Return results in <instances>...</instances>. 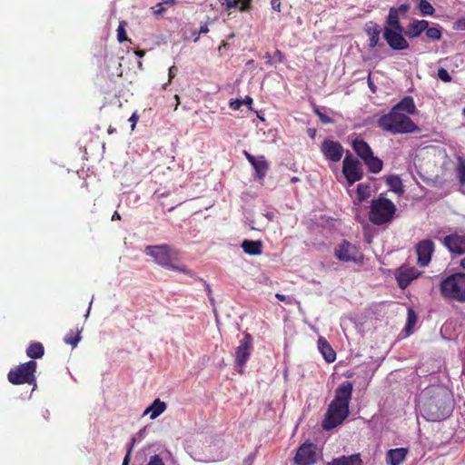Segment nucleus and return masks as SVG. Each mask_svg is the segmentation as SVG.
Segmentation results:
<instances>
[{
    "label": "nucleus",
    "mask_w": 465,
    "mask_h": 465,
    "mask_svg": "<svg viewBox=\"0 0 465 465\" xmlns=\"http://www.w3.org/2000/svg\"><path fill=\"white\" fill-rule=\"evenodd\" d=\"M274 57L276 59V60H274L275 63L276 62L282 63L284 60V54L278 49L274 52Z\"/></svg>",
    "instance_id": "46"
},
{
    "label": "nucleus",
    "mask_w": 465,
    "mask_h": 465,
    "mask_svg": "<svg viewBox=\"0 0 465 465\" xmlns=\"http://www.w3.org/2000/svg\"><path fill=\"white\" fill-rule=\"evenodd\" d=\"M35 370L36 362L35 361H29L12 369L8 373V381L13 384H32L35 381Z\"/></svg>",
    "instance_id": "8"
},
{
    "label": "nucleus",
    "mask_w": 465,
    "mask_h": 465,
    "mask_svg": "<svg viewBox=\"0 0 465 465\" xmlns=\"http://www.w3.org/2000/svg\"><path fill=\"white\" fill-rule=\"evenodd\" d=\"M368 84H369V87L373 91V84L370 79L368 80Z\"/></svg>",
    "instance_id": "63"
},
{
    "label": "nucleus",
    "mask_w": 465,
    "mask_h": 465,
    "mask_svg": "<svg viewBox=\"0 0 465 465\" xmlns=\"http://www.w3.org/2000/svg\"><path fill=\"white\" fill-rule=\"evenodd\" d=\"M400 18L401 16L397 14L396 10H394V7H391L386 21L387 25L384 28H393L396 30L403 29L400 24Z\"/></svg>",
    "instance_id": "28"
},
{
    "label": "nucleus",
    "mask_w": 465,
    "mask_h": 465,
    "mask_svg": "<svg viewBox=\"0 0 465 465\" xmlns=\"http://www.w3.org/2000/svg\"><path fill=\"white\" fill-rule=\"evenodd\" d=\"M371 195V186L368 183H360L357 186L358 201L361 203Z\"/></svg>",
    "instance_id": "33"
},
{
    "label": "nucleus",
    "mask_w": 465,
    "mask_h": 465,
    "mask_svg": "<svg viewBox=\"0 0 465 465\" xmlns=\"http://www.w3.org/2000/svg\"><path fill=\"white\" fill-rule=\"evenodd\" d=\"M418 408L424 419L429 421L445 420L451 412L450 395L440 387L427 388L419 397Z\"/></svg>",
    "instance_id": "1"
},
{
    "label": "nucleus",
    "mask_w": 465,
    "mask_h": 465,
    "mask_svg": "<svg viewBox=\"0 0 465 465\" xmlns=\"http://www.w3.org/2000/svg\"><path fill=\"white\" fill-rule=\"evenodd\" d=\"M174 98L176 100V104H175V110H176L178 105H179V104H180V100H179V96L178 95H175Z\"/></svg>",
    "instance_id": "59"
},
{
    "label": "nucleus",
    "mask_w": 465,
    "mask_h": 465,
    "mask_svg": "<svg viewBox=\"0 0 465 465\" xmlns=\"http://www.w3.org/2000/svg\"><path fill=\"white\" fill-rule=\"evenodd\" d=\"M403 29L384 28L383 38L393 50H406L409 43L402 35Z\"/></svg>",
    "instance_id": "13"
},
{
    "label": "nucleus",
    "mask_w": 465,
    "mask_h": 465,
    "mask_svg": "<svg viewBox=\"0 0 465 465\" xmlns=\"http://www.w3.org/2000/svg\"><path fill=\"white\" fill-rule=\"evenodd\" d=\"M252 349L253 340L252 335L249 333H244L243 338L240 340L239 345L235 350V364L239 368V372H242V369L249 360Z\"/></svg>",
    "instance_id": "10"
},
{
    "label": "nucleus",
    "mask_w": 465,
    "mask_h": 465,
    "mask_svg": "<svg viewBox=\"0 0 465 465\" xmlns=\"http://www.w3.org/2000/svg\"><path fill=\"white\" fill-rule=\"evenodd\" d=\"M244 155L252 165H253L255 163V162H257V160H258V156L257 157L253 156L251 153H249L248 152H244Z\"/></svg>",
    "instance_id": "47"
},
{
    "label": "nucleus",
    "mask_w": 465,
    "mask_h": 465,
    "mask_svg": "<svg viewBox=\"0 0 465 465\" xmlns=\"http://www.w3.org/2000/svg\"><path fill=\"white\" fill-rule=\"evenodd\" d=\"M138 121V115L136 113H134L131 117L129 118V122H131V128L134 130L135 128L136 123Z\"/></svg>",
    "instance_id": "50"
},
{
    "label": "nucleus",
    "mask_w": 465,
    "mask_h": 465,
    "mask_svg": "<svg viewBox=\"0 0 465 465\" xmlns=\"http://www.w3.org/2000/svg\"><path fill=\"white\" fill-rule=\"evenodd\" d=\"M208 32H209L208 25H203L200 28L199 35H201V34H207Z\"/></svg>",
    "instance_id": "53"
},
{
    "label": "nucleus",
    "mask_w": 465,
    "mask_h": 465,
    "mask_svg": "<svg viewBox=\"0 0 465 465\" xmlns=\"http://www.w3.org/2000/svg\"><path fill=\"white\" fill-rule=\"evenodd\" d=\"M166 410L165 402L160 399H155L153 403L147 407L143 412V415H150L151 420L156 419Z\"/></svg>",
    "instance_id": "25"
},
{
    "label": "nucleus",
    "mask_w": 465,
    "mask_h": 465,
    "mask_svg": "<svg viewBox=\"0 0 465 465\" xmlns=\"http://www.w3.org/2000/svg\"><path fill=\"white\" fill-rule=\"evenodd\" d=\"M262 242L244 240L242 242L243 252L249 255H259L262 253Z\"/></svg>",
    "instance_id": "26"
},
{
    "label": "nucleus",
    "mask_w": 465,
    "mask_h": 465,
    "mask_svg": "<svg viewBox=\"0 0 465 465\" xmlns=\"http://www.w3.org/2000/svg\"><path fill=\"white\" fill-rule=\"evenodd\" d=\"M438 77L445 83H449L451 81V76L445 68H440L438 70Z\"/></svg>",
    "instance_id": "39"
},
{
    "label": "nucleus",
    "mask_w": 465,
    "mask_h": 465,
    "mask_svg": "<svg viewBox=\"0 0 465 465\" xmlns=\"http://www.w3.org/2000/svg\"><path fill=\"white\" fill-rule=\"evenodd\" d=\"M433 252H434V243L431 240L425 239V240L420 241L416 245L418 264L422 267L427 266L431 260V255H432Z\"/></svg>",
    "instance_id": "14"
},
{
    "label": "nucleus",
    "mask_w": 465,
    "mask_h": 465,
    "mask_svg": "<svg viewBox=\"0 0 465 465\" xmlns=\"http://www.w3.org/2000/svg\"><path fill=\"white\" fill-rule=\"evenodd\" d=\"M93 300H94V297L92 298V300H91V302L89 303V307H88L87 312H86V313L84 315L85 318H88V316H89V313H90V311H91V306H92V303H93Z\"/></svg>",
    "instance_id": "56"
},
{
    "label": "nucleus",
    "mask_w": 465,
    "mask_h": 465,
    "mask_svg": "<svg viewBox=\"0 0 465 465\" xmlns=\"http://www.w3.org/2000/svg\"><path fill=\"white\" fill-rule=\"evenodd\" d=\"M272 8L277 12L281 11V2L280 0H272L271 1Z\"/></svg>",
    "instance_id": "51"
},
{
    "label": "nucleus",
    "mask_w": 465,
    "mask_h": 465,
    "mask_svg": "<svg viewBox=\"0 0 465 465\" xmlns=\"http://www.w3.org/2000/svg\"><path fill=\"white\" fill-rule=\"evenodd\" d=\"M136 54L140 57H143L144 55V52L143 51H138L136 52Z\"/></svg>",
    "instance_id": "61"
},
{
    "label": "nucleus",
    "mask_w": 465,
    "mask_h": 465,
    "mask_svg": "<svg viewBox=\"0 0 465 465\" xmlns=\"http://www.w3.org/2000/svg\"><path fill=\"white\" fill-rule=\"evenodd\" d=\"M144 252L146 255L153 257L154 262L162 267L191 274V272L185 267H180L173 263L177 252L168 244L149 245Z\"/></svg>",
    "instance_id": "5"
},
{
    "label": "nucleus",
    "mask_w": 465,
    "mask_h": 465,
    "mask_svg": "<svg viewBox=\"0 0 465 465\" xmlns=\"http://www.w3.org/2000/svg\"><path fill=\"white\" fill-rule=\"evenodd\" d=\"M221 5L227 12L237 9L240 12H249L252 7V0H219Z\"/></svg>",
    "instance_id": "18"
},
{
    "label": "nucleus",
    "mask_w": 465,
    "mask_h": 465,
    "mask_svg": "<svg viewBox=\"0 0 465 465\" xmlns=\"http://www.w3.org/2000/svg\"><path fill=\"white\" fill-rule=\"evenodd\" d=\"M291 181H292V183H296V182L299 181V178L298 177H292Z\"/></svg>",
    "instance_id": "64"
},
{
    "label": "nucleus",
    "mask_w": 465,
    "mask_h": 465,
    "mask_svg": "<svg viewBox=\"0 0 465 465\" xmlns=\"http://www.w3.org/2000/svg\"><path fill=\"white\" fill-rule=\"evenodd\" d=\"M335 257L341 262L355 263L361 262L363 258L357 247L347 241H343L335 249Z\"/></svg>",
    "instance_id": "12"
},
{
    "label": "nucleus",
    "mask_w": 465,
    "mask_h": 465,
    "mask_svg": "<svg viewBox=\"0 0 465 465\" xmlns=\"http://www.w3.org/2000/svg\"><path fill=\"white\" fill-rule=\"evenodd\" d=\"M80 340H81L80 331H78L77 334L74 336L73 335V331H70L64 338V342L72 345L73 348H75L77 346Z\"/></svg>",
    "instance_id": "35"
},
{
    "label": "nucleus",
    "mask_w": 465,
    "mask_h": 465,
    "mask_svg": "<svg viewBox=\"0 0 465 465\" xmlns=\"http://www.w3.org/2000/svg\"><path fill=\"white\" fill-rule=\"evenodd\" d=\"M264 58H265V63L269 65H273L275 64V61L272 59V55L270 53H266L265 55H264Z\"/></svg>",
    "instance_id": "52"
},
{
    "label": "nucleus",
    "mask_w": 465,
    "mask_h": 465,
    "mask_svg": "<svg viewBox=\"0 0 465 465\" xmlns=\"http://www.w3.org/2000/svg\"><path fill=\"white\" fill-rule=\"evenodd\" d=\"M456 176L461 186L465 185V158L459 156L457 158Z\"/></svg>",
    "instance_id": "29"
},
{
    "label": "nucleus",
    "mask_w": 465,
    "mask_h": 465,
    "mask_svg": "<svg viewBox=\"0 0 465 465\" xmlns=\"http://www.w3.org/2000/svg\"><path fill=\"white\" fill-rule=\"evenodd\" d=\"M125 22H120L119 26L117 28V39L120 43H123L126 40V33L124 30Z\"/></svg>",
    "instance_id": "38"
},
{
    "label": "nucleus",
    "mask_w": 465,
    "mask_h": 465,
    "mask_svg": "<svg viewBox=\"0 0 465 465\" xmlns=\"http://www.w3.org/2000/svg\"><path fill=\"white\" fill-rule=\"evenodd\" d=\"M120 219H121L120 214H119L117 212H115V213L113 214V216H112V220H113V221H114V220H120Z\"/></svg>",
    "instance_id": "57"
},
{
    "label": "nucleus",
    "mask_w": 465,
    "mask_h": 465,
    "mask_svg": "<svg viewBox=\"0 0 465 465\" xmlns=\"http://www.w3.org/2000/svg\"><path fill=\"white\" fill-rule=\"evenodd\" d=\"M356 154L364 162L371 173H379L383 167L382 161L373 154L370 145L362 139L356 138L351 143Z\"/></svg>",
    "instance_id": "7"
},
{
    "label": "nucleus",
    "mask_w": 465,
    "mask_h": 465,
    "mask_svg": "<svg viewBox=\"0 0 465 465\" xmlns=\"http://www.w3.org/2000/svg\"><path fill=\"white\" fill-rule=\"evenodd\" d=\"M396 211L394 203L381 194L372 200L370 211V220L372 223L381 225L391 221Z\"/></svg>",
    "instance_id": "6"
},
{
    "label": "nucleus",
    "mask_w": 465,
    "mask_h": 465,
    "mask_svg": "<svg viewBox=\"0 0 465 465\" xmlns=\"http://www.w3.org/2000/svg\"><path fill=\"white\" fill-rule=\"evenodd\" d=\"M322 457V451L318 449L317 445L305 441L296 451L294 462L297 465H313Z\"/></svg>",
    "instance_id": "9"
},
{
    "label": "nucleus",
    "mask_w": 465,
    "mask_h": 465,
    "mask_svg": "<svg viewBox=\"0 0 465 465\" xmlns=\"http://www.w3.org/2000/svg\"><path fill=\"white\" fill-rule=\"evenodd\" d=\"M417 317L412 309H408V320L406 324V330L409 331L411 327H413L416 323Z\"/></svg>",
    "instance_id": "37"
},
{
    "label": "nucleus",
    "mask_w": 465,
    "mask_h": 465,
    "mask_svg": "<svg viewBox=\"0 0 465 465\" xmlns=\"http://www.w3.org/2000/svg\"><path fill=\"white\" fill-rule=\"evenodd\" d=\"M146 465H165L163 461V459L158 455L154 454L150 457L149 461Z\"/></svg>",
    "instance_id": "40"
},
{
    "label": "nucleus",
    "mask_w": 465,
    "mask_h": 465,
    "mask_svg": "<svg viewBox=\"0 0 465 465\" xmlns=\"http://www.w3.org/2000/svg\"><path fill=\"white\" fill-rule=\"evenodd\" d=\"M419 10L423 15H431L434 13L432 5L427 0H420L419 3Z\"/></svg>",
    "instance_id": "34"
},
{
    "label": "nucleus",
    "mask_w": 465,
    "mask_h": 465,
    "mask_svg": "<svg viewBox=\"0 0 465 465\" xmlns=\"http://www.w3.org/2000/svg\"><path fill=\"white\" fill-rule=\"evenodd\" d=\"M426 35L431 40H440L441 37V31L439 27H427Z\"/></svg>",
    "instance_id": "36"
},
{
    "label": "nucleus",
    "mask_w": 465,
    "mask_h": 465,
    "mask_svg": "<svg viewBox=\"0 0 465 465\" xmlns=\"http://www.w3.org/2000/svg\"><path fill=\"white\" fill-rule=\"evenodd\" d=\"M392 108L400 113L405 112L408 116L417 113V107L411 96H405Z\"/></svg>",
    "instance_id": "20"
},
{
    "label": "nucleus",
    "mask_w": 465,
    "mask_h": 465,
    "mask_svg": "<svg viewBox=\"0 0 465 465\" xmlns=\"http://www.w3.org/2000/svg\"><path fill=\"white\" fill-rule=\"evenodd\" d=\"M318 349L327 362H333L336 353L330 343L322 337L318 339Z\"/></svg>",
    "instance_id": "24"
},
{
    "label": "nucleus",
    "mask_w": 465,
    "mask_h": 465,
    "mask_svg": "<svg viewBox=\"0 0 465 465\" xmlns=\"http://www.w3.org/2000/svg\"><path fill=\"white\" fill-rule=\"evenodd\" d=\"M461 24L462 29H465V16L460 21Z\"/></svg>",
    "instance_id": "60"
},
{
    "label": "nucleus",
    "mask_w": 465,
    "mask_h": 465,
    "mask_svg": "<svg viewBox=\"0 0 465 465\" xmlns=\"http://www.w3.org/2000/svg\"><path fill=\"white\" fill-rule=\"evenodd\" d=\"M420 273L421 272L414 267L407 265L400 267L396 272V279L399 286L401 289H405L414 279H417Z\"/></svg>",
    "instance_id": "16"
},
{
    "label": "nucleus",
    "mask_w": 465,
    "mask_h": 465,
    "mask_svg": "<svg viewBox=\"0 0 465 465\" xmlns=\"http://www.w3.org/2000/svg\"><path fill=\"white\" fill-rule=\"evenodd\" d=\"M175 4L176 0H163L155 6L152 7V10L155 15H161L166 11L167 8L173 6Z\"/></svg>",
    "instance_id": "32"
},
{
    "label": "nucleus",
    "mask_w": 465,
    "mask_h": 465,
    "mask_svg": "<svg viewBox=\"0 0 465 465\" xmlns=\"http://www.w3.org/2000/svg\"><path fill=\"white\" fill-rule=\"evenodd\" d=\"M408 452L407 448L391 449L386 454V463L388 465H401L405 460Z\"/></svg>",
    "instance_id": "19"
},
{
    "label": "nucleus",
    "mask_w": 465,
    "mask_h": 465,
    "mask_svg": "<svg viewBox=\"0 0 465 465\" xmlns=\"http://www.w3.org/2000/svg\"><path fill=\"white\" fill-rule=\"evenodd\" d=\"M325 465H362V460L361 459V455L357 453L350 456H341L332 459Z\"/></svg>",
    "instance_id": "23"
},
{
    "label": "nucleus",
    "mask_w": 465,
    "mask_h": 465,
    "mask_svg": "<svg viewBox=\"0 0 465 465\" xmlns=\"http://www.w3.org/2000/svg\"><path fill=\"white\" fill-rule=\"evenodd\" d=\"M114 131L115 129L111 126L108 128V134H113Z\"/></svg>",
    "instance_id": "62"
},
{
    "label": "nucleus",
    "mask_w": 465,
    "mask_h": 465,
    "mask_svg": "<svg viewBox=\"0 0 465 465\" xmlns=\"http://www.w3.org/2000/svg\"><path fill=\"white\" fill-rule=\"evenodd\" d=\"M409 8L410 7L408 5L402 4L399 7H394V10H396L397 14L400 16H404L407 14V12L409 11Z\"/></svg>",
    "instance_id": "42"
},
{
    "label": "nucleus",
    "mask_w": 465,
    "mask_h": 465,
    "mask_svg": "<svg viewBox=\"0 0 465 465\" xmlns=\"http://www.w3.org/2000/svg\"><path fill=\"white\" fill-rule=\"evenodd\" d=\"M26 354L32 359H38L44 355V347L40 342L32 343L26 350Z\"/></svg>",
    "instance_id": "30"
},
{
    "label": "nucleus",
    "mask_w": 465,
    "mask_h": 465,
    "mask_svg": "<svg viewBox=\"0 0 465 465\" xmlns=\"http://www.w3.org/2000/svg\"><path fill=\"white\" fill-rule=\"evenodd\" d=\"M342 173L349 185L360 181L363 176V171L360 162L351 155H346L342 163Z\"/></svg>",
    "instance_id": "11"
},
{
    "label": "nucleus",
    "mask_w": 465,
    "mask_h": 465,
    "mask_svg": "<svg viewBox=\"0 0 465 465\" xmlns=\"http://www.w3.org/2000/svg\"><path fill=\"white\" fill-rule=\"evenodd\" d=\"M265 217H266L268 220L272 221V220L273 219V217H274V214H273V213L269 212V213H265Z\"/></svg>",
    "instance_id": "55"
},
{
    "label": "nucleus",
    "mask_w": 465,
    "mask_h": 465,
    "mask_svg": "<svg viewBox=\"0 0 465 465\" xmlns=\"http://www.w3.org/2000/svg\"><path fill=\"white\" fill-rule=\"evenodd\" d=\"M443 244L450 252L462 255L465 253V234L452 233L447 235L443 239Z\"/></svg>",
    "instance_id": "15"
},
{
    "label": "nucleus",
    "mask_w": 465,
    "mask_h": 465,
    "mask_svg": "<svg viewBox=\"0 0 465 465\" xmlns=\"http://www.w3.org/2000/svg\"><path fill=\"white\" fill-rule=\"evenodd\" d=\"M275 297L279 301L283 302L288 303V304L292 303V297L286 296V295H283V294L276 293Z\"/></svg>",
    "instance_id": "43"
},
{
    "label": "nucleus",
    "mask_w": 465,
    "mask_h": 465,
    "mask_svg": "<svg viewBox=\"0 0 465 465\" xmlns=\"http://www.w3.org/2000/svg\"><path fill=\"white\" fill-rule=\"evenodd\" d=\"M352 393V384L346 382L335 391V397L329 405L326 417L322 422L325 430H331L340 425L349 415V403Z\"/></svg>",
    "instance_id": "2"
},
{
    "label": "nucleus",
    "mask_w": 465,
    "mask_h": 465,
    "mask_svg": "<svg viewBox=\"0 0 465 465\" xmlns=\"http://www.w3.org/2000/svg\"><path fill=\"white\" fill-rule=\"evenodd\" d=\"M244 155L252 165H253L255 163V162H257V160H258V156L257 157L253 156L251 153H249L248 152H244Z\"/></svg>",
    "instance_id": "48"
},
{
    "label": "nucleus",
    "mask_w": 465,
    "mask_h": 465,
    "mask_svg": "<svg viewBox=\"0 0 465 465\" xmlns=\"http://www.w3.org/2000/svg\"><path fill=\"white\" fill-rule=\"evenodd\" d=\"M429 26V22L426 20H415L411 23L408 26L407 31L405 32L406 35L410 38H415L421 35L427 27Z\"/></svg>",
    "instance_id": "22"
},
{
    "label": "nucleus",
    "mask_w": 465,
    "mask_h": 465,
    "mask_svg": "<svg viewBox=\"0 0 465 465\" xmlns=\"http://www.w3.org/2000/svg\"><path fill=\"white\" fill-rule=\"evenodd\" d=\"M365 32L367 35L369 36V47L371 49L376 47L380 44V35H381V29L380 26L373 23L369 22L366 25Z\"/></svg>",
    "instance_id": "21"
},
{
    "label": "nucleus",
    "mask_w": 465,
    "mask_h": 465,
    "mask_svg": "<svg viewBox=\"0 0 465 465\" xmlns=\"http://www.w3.org/2000/svg\"><path fill=\"white\" fill-rule=\"evenodd\" d=\"M322 152L324 156L332 162H339L343 154V148L338 142L324 140L322 143Z\"/></svg>",
    "instance_id": "17"
},
{
    "label": "nucleus",
    "mask_w": 465,
    "mask_h": 465,
    "mask_svg": "<svg viewBox=\"0 0 465 465\" xmlns=\"http://www.w3.org/2000/svg\"><path fill=\"white\" fill-rule=\"evenodd\" d=\"M460 265L463 270H465V257L460 260Z\"/></svg>",
    "instance_id": "58"
},
{
    "label": "nucleus",
    "mask_w": 465,
    "mask_h": 465,
    "mask_svg": "<svg viewBox=\"0 0 465 465\" xmlns=\"http://www.w3.org/2000/svg\"><path fill=\"white\" fill-rule=\"evenodd\" d=\"M176 67L175 66H171L169 68V73H168V75H169V81L168 83H166L164 85H163V88H166L167 84L172 81V79L175 76V74H176Z\"/></svg>",
    "instance_id": "45"
},
{
    "label": "nucleus",
    "mask_w": 465,
    "mask_h": 465,
    "mask_svg": "<svg viewBox=\"0 0 465 465\" xmlns=\"http://www.w3.org/2000/svg\"><path fill=\"white\" fill-rule=\"evenodd\" d=\"M387 185L395 193L402 192L401 180L398 175H390L386 178Z\"/></svg>",
    "instance_id": "31"
},
{
    "label": "nucleus",
    "mask_w": 465,
    "mask_h": 465,
    "mask_svg": "<svg viewBox=\"0 0 465 465\" xmlns=\"http://www.w3.org/2000/svg\"><path fill=\"white\" fill-rule=\"evenodd\" d=\"M255 170L256 177L259 180H262L266 175L269 165L263 155H259L257 162L253 165H252Z\"/></svg>",
    "instance_id": "27"
},
{
    "label": "nucleus",
    "mask_w": 465,
    "mask_h": 465,
    "mask_svg": "<svg viewBox=\"0 0 465 465\" xmlns=\"http://www.w3.org/2000/svg\"><path fill=\"white\" fill-rule=\"evenodd\" d=\"M243 104V101L240 100V99H236L234 101H232L230 103V107L233 110H238L240 109V107Z\"/></svg>",
    "instance_id": "44"
},
{
    "label": "nucleus",
    "mask_w": 465,
    "mask_h": 465,
    "mask_svg": "<svg viewBox=\"0 0 465 465\" xmlns=\"http://www.w3.org/2000/svg\"><path fill=\"white\" fill-rule=\"evenodd\" d=\"M133 444L130 445L129 450H127V453L123 460L122 465H129L130 458H131V451H132Z\"/></svg>",
    "instance_id": "49"
},
{
    "label": "nucleus",
    "mask_w": 465,
    "mask_h": 465,
    "mask_svg": "<svg viewBox=\"0 0 465 465\" xmlns=\"http://www.w3.org/2000/svg\"><path fill=\"white\" fill-rule=\"evenodd\" d=\"M378 126L392 134H411L420 130L418 125L407 114L393 108L379 118Z\"/></svg>",
    "instance_id": "3"
},
{
    "label": "nucleus",
    "mask_w": 465,
    "mask_h": 465,
    "mask_svg": "<svg viewBox=\"0 0 465 465\" xmlns=\"http://www.w3.org/2000/svg\"><path fill=\"white\" fill-rule=\"evenodd\" d=\"M439 289L444 300L465 303V272H455L443 277Z\"/></svg>",
    "instance_id": "4"
},
{
    "label": "nucleus",
    "mask_w": 465,
    "mask_h": 465,
    "mask_svg": "<svg viewBox=\"0 0 465 465\" xmlns=\"http://www.w3.org/2000/svg\"><path fill=\"white\" fill-rule=\"evenodd\" d=\"M314 113L319 116L320 120L323 124H331L332 122V119L331 117H329L326 114L320 112V110L318 108L314 109Z\"/></svg>",
    "instance_id": "41"
},
{
    "label": "nucleus",
    "mask_w": 465,
    "mask_h": 465,
    "mask_svg": "<svg viewBox=\"0 0 465 465\" xmlns=\"http://www.w3.org/2000/svg\"><path fill=\"white\" fill-rule=\"evenodd\" d=\"M242 101H243V104L251 105L252 103V99L250 96H245V98Z\"/></svg>",
    "instance_id": "54"
}]
</instances>
